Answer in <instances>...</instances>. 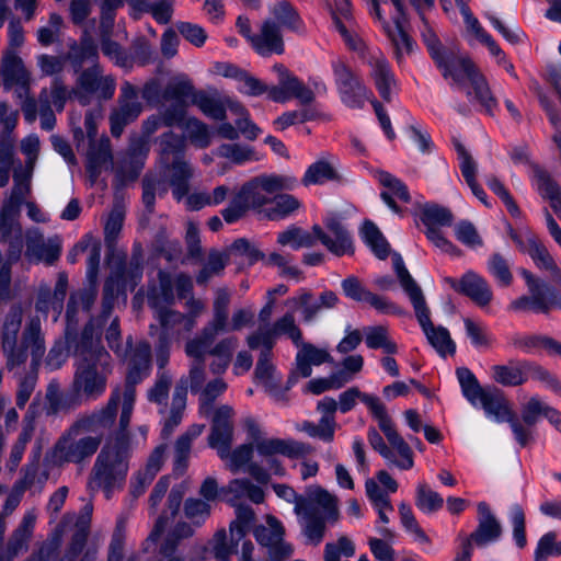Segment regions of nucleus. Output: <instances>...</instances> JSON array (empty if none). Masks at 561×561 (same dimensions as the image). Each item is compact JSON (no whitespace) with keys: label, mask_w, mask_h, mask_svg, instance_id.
<instances>
[{"label":"nucleus","mask_w":561,"mask_h":561,"mask_svg":"<svg viewBox=\"0 0 561 561\" xmlns=\"http://www.w3.org/2000/svg\"><path fill=\"white\" fill-rule=\"evenodd\" d=\"M117 400L115 392L101 409L78 415L54 443L47 460L56 467L87 466L101 448L105 433L114 425Z\"/></svg>","instance_id":"f257e3e1"},{"label":"nucleus","mask_w":561,"mask_h":561,"mask_svg":"<svg viewBox=\"0 0 561 561\" xmlns=\"http://www.w3.org/2000/svg\"><path fill=\"white\" fill-rule=\"evenodd\" d=\"M103 325L100 320L91 319L73 341H67L75 357L70 388L81 403L103 397L114 371V359L102 344Z\"/></svg>","instance_id":"f03ea898"},{"label":"nucleus","mask_w":561,"mask_h":561,"mask_svg":"<svg viewBox=\"0 0 561 561\" xmlns=\"http://www.w3.org/2000/svg\"><path fill=\"white\" fill-rule=\"evenodd\" d=\"M428 53L451 88L466 92L468 99L477 100L484 111L493 115L497 101L493 96L484 76L472 60L454 49H444L436 35L426 30L422 34Z\"/></svg>","instance_id":"7ed1b4c3"},{"label":"nucleus","mask_w":561,"mask_h":561,"mask_svg":"<svg viewBox=\"0 0 561 561\" xmlns=\"http://www.w3.org/2000/svg\"><path fill=\"white\" fill-rule=\"evenodd\" d=\"M128 427L122 425L119 415L118 430L101 446L91 469L88 488L101 490L107 500L126 483L133 453Z\"/></svg>","instance_id":"20e7f679"},{"label":"nucleus","mask_w":561,"mask_h":561,"mask_svg":"<svg viewBox=\"0 0 561 561\" xmlns=\"http://www.w3.org/2000/svg\"><path fill=\"white\" fill-rule=\"evenodd\" d=\"M23 310L20 305L13 306L5 317L2 332V352L9 370L24 364L27 352L32 357V366L37 367L45 355V335L38 316L30 318L22 332V343L18 345V333L21 328Z\"/></svg>","instance_id":"39448f33"},{"label":"nucleus","mask_w":561,"mask_h":561,"mask_svg":"<svg viewBox=\"0 0 561 561\" xmlns=\"http://www.w3.org/2000/svg\"><path fill=\"white\" fill-rule=\"evenodd\" d=\"M327 231L319 225L312 227V231L290 226L277 236V243L290 247L294 250L311 248L320 241L331 253L337 256L354 253L353 239L343 222L336 217L324 220Z\"/></svg>","instance_id":"423d86ee"},{"label":"nucleus","mask_w":561,"mask_h":561,"mask_svg":"<svg viewBox=\"0 0 561 561\" xmlns=\"http://www.w3.org/2000/svg\"><path fill=\"white\" fill-rule=\"evenodd\" d=\"M160 158L159 178L165 186H171L175 199L181 201L188 194L190 181L194 169L184 158L185 137L167 131L159 137Z\"/></svg>","instance_id":"0eeeda50"},{"label":"nucleus","mask_w":561,"mask_h":561,"mask_svg":"<svg viewBox=\"0 0 561 561\" xmlns=\"http://www.w3.org/2000/svg\"><path fill=\"white\" fill-rule=\"evenodd\" d=\"M393 267L402 289L408 295L413 306L417 322L430 344L443 357L446 355H454L456 352V344L451 340L449 331L444 327H434L432 323L431 311L426 305L423 291L409 273L400 255H397L393 259Z\"/></svg>","instance_id":"6e6552de"},{"label":"nucleus","mask_w":561,"mask_h":561,"mask_svg":"<svg viewBox=\"0 0 561 561\" xmlns=\"http://www.w3.org/2000/svg\"><path fill=\"white\" fill-rule=\"evenodd\" d=\"M130 353L127 359V374L125 385L123 387H115L110 396L115 392L118 396L116 401V410L118 404H122V425L130 424L131 414L136 401V385L140 383L151 373V346L148 342H138L135 347H129Z\"/></svg>","instance_id":"1a4fd4ad"},{"label":"nucleus","mask_w":561,"mask_h":561,"mask_svg":"<svg viewBox=\"0 0 561 561\" xmlns=\"http://www.w3.org/2000/svg\"><path fill=\"white\" fill-rule=\"evenodd\" d=\"M233 409L229 405H221L214 412L211 420V432L208 436L209 446L215 449L218 456L226 460L228 459V468L232 473H237L241 467L247 465L253 453V447L250 445H241L232 453L231 444L233 438V426L231 417Z\"/></svg>","instance_id":"9d476101"},{"label":"nucleus","mask_w":561,"mask_h":561,"mask_svg":"<svg viewBox=\"0 0 561 561\" xmlns=\"http://www.w3.org/2000/svg\"><path fill=\"white\" fill-rule=\"evenodd\" d=\"M456 376L463 397L472 407H481L486 417L493 419L497 423H503L511 416L513 410L500 389L495 387H481L477 377L467 367L457 368Z\"/></svg>","instance_id":"9b49d317"},{"label":"nucleus","mask_w":561,"mask_h":561,"mask_svg":"<svg viewBox=\"0 0 561 561\" xmlns=\"http://www.w3.org/2000/svg\"><path fill=\"white\" fill-rule=\"evenodd\" d=\"M370 14L380 23L391 41L396 57L400 60L413 49L412 38L404 32V3L402 0H370Z\"/></svg>","instance_id":"f8f14e48"},{"label":"nucleus","mask_w":561,"mask_h":561,"mask_svg":"<svg viewBox=\"0 0 561 561\" xmlns=\"http://www.w3.org/2000/svg\"><path fill=\"white\" fill-rule=\"evenodd\" d=\"M297 185V179L286 174H262L244 183L239 190L249 209L263 218V210L270 206L274 194L290 191Z\"/></svg>","instance_id":"ddd939ff"},{"label":"nucleus","mask_w":561,"mask_h":561,"mask_svg":"<svg viewBox=\"0 0 561 561\" xmlns=\"http://www.w3.org/2000/svg\"><path fill=\"white\" fill-rule=\"evenodd\" d=\"M519 273L530 295L513 300L510 305L512 310L548 313L553 308L561 309V295L553 287L535 277L528 270L522 268Z\"/></svg>","instance_id":"4468645a"},{"label":"nucleus","mask_w":561,"mask_h":561,"mask_svg":"<svg viewBox=\"0 0 561 561\" xmlns=\"http://www.w3.org/2000/svg\"><path fill=\"white\" fill-rule=\"evenodd\" d=\"M116 80L113 76H105L99 64L80 71L76 85L72 88L73 99L81 105H89L93 100L106 101L114 96Z\"/></svg>","instance_id":"2eb2a0df"},{"label":"nucleus","mask_w":561,"mask_h":561,"mask_svg":"<svg viewBox=\"0 0 561 561\" xmlns=\"http://www.w3.org/2000/svg\"><path fill=\"white\" fill-rule=\"evenodd\" d=\"M334 82L343 104L350 108H363L374 99L373 92L362 82L342 59L331 62Z\"/></svg>","instance_id":"dca6fc26"},{"label":"nucleus","mask_w":561,"mask_h":561,"mask_svg":"<svg viewBox=\"0 0 561 561\" xmlns=\"http://www.w3.org/2000/svg\"><path fill=\"white\" fill-rule=\"evenodd\" d=\"M236 27L244 38L251 44L252 48L261 56L266 57L273 54L284 53V41L279 27L271 19L265 20L259 34H252L250 20L240 15L237 19Z\"/></svg>","instance_id":"f3484780"},{"label":"nucleus","mask_w":561,"mask_h":561,"mask_svg":"<svg viewBox=\"0 0 561 561\" xmlns=\"http://www.w3.org/2000/svg\"><path fill=\"white\" fill-rule=\"evenodd\" d=\"M378 426L387 439L388 454L383 455V459L388 466L396 467L399 470H410L414 467V453L412 447L397 431L392 419L386 412L379 414Z\"/></svg>","instance_id":"a211bd4d"},{"label":"nucleus","mask_w":561,"mask_h":561,"mask_svg":"<svg viewBox=\"0 0 561 561\" xmlns=\"http://www.w3.org/2000/svg\"><path fill=\"white\" fill-rule=\"evenodd\" d=\"M142 276V265L141 259L138 255H133L128 266H123L115 274H112L104 284V297H103V310L99 318H93L94 320H100V322L104 323L107 321L116 293L121 289H126L129 287L131 290L135 288L137 283L141 279Z\"/></svg>","instance_id":"6ab92c4d"},{"label":"nucleus","mask_w":561,"mask_h":561,"mask_svg":"<svg viewBox=\"0 0 561 561\" xmlns=\"http://www.w3.org/2000/svg\"><path fill=\"white\" fill-rule=\"evenodd\" d=\"M282 334H287L295 345H299L302 340V332L290 312L278 318L273 325H260L257 331L248 335L247 344L251 350H257L261 346L274 347L277 337Z\"/></svg>","instance_id":"aec40b11"},{"label":"nucleus","mask_w":561,"mask_h":561,"mask_svg":"<svg viewBox=\"0 0 561 561\" xmlns=\"http://www.w3.org/2000/svg\"><path fill=\"white\" fill-rule=\"evenodd\" d=\"M273 69L277 73L278 83L270 87V100L277 103H285L291 99H297L302 104H309L313 101V91L299 80L298 77L293 75L285 66L276 64Z\"/></svg>","instance_id":"412c9836"},{"label":"nucleus","mask_w":561,"mask_h":561,"mask_svg":"<svg viewBox=\"0 0 561 561\" xmlns=\"http://www.w3.org/2000/svg\"><path fill=\"white\" fill-rule=\"evenodd\" d=\"M142 112V105L138 101V89L128 81L121 85L118 107L110 115L111 133L119 137L126 125L130 124Z\"/></svg>","instance_id":"4be33fe9"},{"label":"nucleus","mask_w":561,"mask_h":561,"mask_svg":"<svg viewBox=\"0 0 561 561\" xmlns=\"http://www.w3.org/2000/svg\"><path fill=\"white\" fill-rule=\"evenodd\" d=\"M285 528L283 524L274 516L266 518V525L255 528L254 536L256 541L268 548V561H285L294 552L290 543L284 541Z\"/></svg>","instance_id":"5701e85b"},{"label":"nucleus","mask_w":561,"mask_h":561,"mask_svg":"<svg viewBox=\"0 0 561 561\" xmlns=\"http://www.w3.org/2000/svg\"><path fill=\"white\" fill-rule=\"evenodd\" d=\"M363 59L369 67V77L374 81L379 95L383 101L390 102L397 81L388 59L378 48L368 49Z\"/></svg>","instance_id":"b1692460"},{"label":"nucleus","mask_w":561,"mask_h":561,"mask_svg":"<svg viewBox=\"0 0 561 561\" xmlns=\"http://www.w3.org/2000/svg\"><path fill=\"white\" fill-rule=\"evenodd\" d=\"M294 512L296 515H301L302 512L320 514L333 524L340 518L339 500L319 485L309 486L304 501L294 507Z\"/></svg>","instance_id":"393cba45"},{"label":"nucleus","mask_w":561,"mask_h":561,"mask_svg":"<svg viewBox=\"0 0 561 561\" xmlns=\"http://www.w3.org/2000/svg\"><path fill=\"white\" fill-rule=\"evenodd\" d=\"M68 289V276L59 273L54 289L46 283H41L35 300V309L37 312L47 316L53 312V321L57 322L64 310V302Z\"/></svg>","instance_id":"a878e982"},{"label":"nucleus","mask_w":561,"mask_h":561,"mask_svg":"<svg viewBox=\"0 0 561 561\" xmlns=\"http://www.w3.org/2000/svg\"><path fill=\"white\" fill-rule=\"evenodd\" d=\"M254 449L257 455L264 458H272L275 455H283L290 459H305L314 451V448L307 443L295 439L260 438L254 440Z\"/></svg>","instance_id":"bb28decb"},{"label":"nucleus","mask_w":561,"mask_h":561,"mask_svg":"<svg viewBox=\"0 0 561 561\" xmlns=\"http://www.w3.org/2000/svg\"><path fill=\"white\" fill-rule=\"evenodd\" d=\"M478 526L468 537L477 547H484L497 541L502 536V526L485 502L477 505Z\"/></svg>","instance_id":"cd10ccee"},{"label":"nucleus","mask_w":561,"mask_h":561,"mask_svg":"<svg viewBox=\"0 0 561 561\" xmlns=\"http://www.w3.org/2000/svg\"><path fill=\"white\" fill-rule=\"evenodd\" d=\"M375 178L380 185L383 186V191L380 193V197L383 203L396 214L401 215L402 209L397 204L396 199L404 204L411 202V195L408 186L397 176L392 175L387 171L379 170L375 173Z\"/></svg>","instance_id":"c85d7f7f"},{"label":"nucleus","mask_w":561,"mask_h":561,"mask_svg":"<svg viewBox=\"0 0 561 561\" xmlns=\"http://www.w3.org/2000/svg\"><path fill=\"white\" fill-rule=\"evenodd\" d=\"M92 513L93 505L88 503L82 507L80 514L76 517V530L71 536L65 553V558L68 561H75L81 553L85 552L87 548H89L91 543H95L94 541L88 542Z\"/></svg>","instance_id":"c756f323"},{"label":"nucleus","mask_w":561,"mask_h":561,"mask_svg":"<svg viewBox=\"0 0 561 561\" xmlns=\"http://www.w3.org/2000/svg\"><path fill=\"white\" fill-rule=\"evenodd\" d=\"M154 318L161 327L160 336L168 340H179L193 330V320L185 314L169 307L154 310Z\"/></svg>","instance_id":"7c9ffc66"},{"label":"nucleus","mask_w":561,"mask_h":561,"mask_svg":"<svg viewBox=\"0 0 561 561\" xmlns=\"http://www.w3.org/2000/svg\"><path fill=\"white\" fill-rule=\"evenodd\" d=\"M454 288L469 297L481 308L486 307L493 298L492 289L486 279L472 271L463 274L458 285H454Z\"/></svg>","instance_id":"2f4dec72"},{"label":"nucleus","mask_w":561,"mask_h":561,"mask_svg":"<svg viewBox=\"0 0 561 561\" xmlns=\"http://www.w3.org/2000/svg\"><path fill=\"white\" fill-rule=\"evenodd\" d=\"M455 150L457 152V158L459 162V169L461 174L470 187L472 194L486 207H490L491 204L488 201V195L482 186L477 181V172L478 165L471 154L467 151L465 146L458 141H454Z\"/></svg>","instance_id":"473e14b6"},{"label":"nucleus","mask_w":561,"mask_h":561,"mask_svg":"<svg viewBox=\"0 0 561 561\" xmlns=\"http://www.w3.org/2000/svg\"><path fill=\"white\" fill-rule=\"evenodd\" d=\"M299 347L296 354V371L302 378H308L312 374V366H320L324 363H331L333 360L327 348H320L311 343H304L300 341Z\"/></svg>","instance_id":"72a5a7b5"},{"label":"nucleus","mask_w":561,"mask_h":561,"mask_svg":"<svg viewBox=\"0 0 561 561\" xmlns=\"http://www.w3.org/2000/svg\"><path fill=\"white\" fill-rule=\"evenodd\" d=\"M36 520L37 511L35 508H30L23 514L21 522L13 530L8 542V551L10 554L18 556L20 552L28 549V543L33 537Z\"/></svg>","instance_id":"f704fd0d"},{"label":"nucleus","mask_w":561,"mask_h":561,"mask_svg":"<svg viewBox=\"0 0 561 561\" xmlns=\"http://www.w3.org/2000/svg\"><path fill=\"white\" fill-rule=\"evenodd\" d=\"M510 345L526 354L545 350L550 355H557L561 342L542 334L515 333L510 337Z\"/></svg>","instance_id":"c9c22d12"},{"label":"nucleus","mask_w":561,"mask_h":561,"mask_svg":"<svg viewBox=\"0 0 561 561\" xmlns=\"http://www.w3.org/2000/svg\"><path fill=\"white\" fill-rule=\"evenodd\" d=\"M357 400H360L369 409L376 421L379 420L380 413L387 412L385 404L377 396L362 392L357 387H352L340 394L337 402L340 411L347 413L355 407Z\"/></svg>","instance_id":"e433bc0d"},{"label":"nucleus","mask_w":561,"mask_h":561,"mask_svg":"<svg viewBox=\"0 0 561 561\" xmlns=\"http://www.w3.org/2000/svg\"><path fill=\"white\" fill-rule=\"evenodd\" d=\"M60 251L58 240L45 241L43 236H36L27 240L25 255L31 262H45L47 265H51L59 257Z\"/></svg>","instance_id":"4c0bfd02"},{"label":"nucleus","mask_w":561,"mask_h":561,"mask_svg":"<svg viewBox=\"0 0 561 561\" xmlns=\"http://www.w3.org/2000/svg\"><path fill=\"white\" fill-rule=\"evenodd\" d=\"M2 77L5 85H19L25 93L28 90V72L22 59L12 49L7 50L2 58Z\"/></svg>","instance_id":"58836bf2"},{"label":"nucleus","mask_w":561,"mask_h":561,"mask_svg":"<svg viewBox=\"0 0 561 561\" xmlns=\"http://www.w3.org/2000/svg\"><path fill=\"white\" fill-rule=\"evenodd\" d=\"M527 360H508L504 365H494L491 367L492 379L504 387L522 386L528 380L526 376Z\"/></svg>","instance_id":"ea45409f"},{"label":"nucleus","mask_w":561,"mask_h":561,"mask_svg":"<svg viewBox=\"0 0 561 561\" xmlns=\"http://www.w3.org/2000/svg\"><path fill=\"white\" fill-rule=\"evenodd\" d=\"M95 297L96 294L93 290H80L70 295L66 309L67 325L65 336L67 341H73V337L78 336L72 333L78 323L77 313L79 306H81L83 310L89 311L95 301Z\"/></svg>","instance_id":"a19ab883"},{"label":"nucleus","mask_w":561,"mask_h":561,"mask_svg":"<svg viewBox=\"0 0 561 561\" xmlns=\"http://www.w3.org/2000/svg\"><path fill=\"white\" fill-rule=\"evenodd\" d=\"M46 400L47 415H56L60 412H70L82 404L71 388L67 392H60L59 386L53 382L48 385Z\"/></svg>","instance_id":"79ce46f5"},{"label":"nucleus","mask_w":561,"mask_h":561,"mask_svg":"<svg viewBox=\"0 0 561 561\" xmlns=\"http://www.w3.org/2000/svg\"><path fill=\"white\" fill-rule=\"evenodd\" d=\"M270 12L273 16L271 20L274 21L279 28L284 27L297 33L304 31V22L299 13L288 1L275 3L270 9Z\"/></svg>","instance_id":"37998d69"},{"label":"nucleus","mask_w":561,"mask_h":561,"mask_svg":"<svg viewBox=\"0 0 561 561\" xmlns=\"http://www.w3.org/2000/svg\"><path fill=\"white\" fill-rule=\"evenodd\" d=\"M231 300V294L227 288H218L215 291L213 302V319L206 327L218 333L229 332L228 329V309Z\"/></svg>","instance_id":"c03bdc74"},{"label":"nucleus","mask_w":561,"mask_h":561,"mask_svg":"<svg viewBox=\"0 0 561 561\" xmlns=\"http://www.w3.org/2000/svg\"><path fill=\"white\" fill-rule=\"evenodd\" d=\"M72 64L76 72H78L85 61H91L93 65L98 64L99 48L92 37L85 35L81 38L80 44L73 43L67 55Z\"/></svg>","instance_id":"a18cd8bd"},{"label":"nucleus","mask_w":561,"mask_h":561,"mask_svg":"<svg viewBox=\"0 0 561 561\" xmlns=\"http://www.w3.org/2000/svg\"><path fill=\"white\" fill-rule=\"evenodd\" d=\"M299 516V524L308 543L318 546L324 538L329 518L320 514L302 512Z\"/></svg>","instance_id":"49530a36"},{"label":"nucleus","mask_w":561,"mask_h":561,"mask_svg":"<svg viewBox=\"0 0 561 561\" xmlns=\"http://www.w3.org/2000/svg\"><path fill=\"white\" fill-rule=\"evenodd\" d=\"M300 207V202L290 194H274L272 202L265 210L263 218L268 220H282L290 216Z\"/></svg>","instance_id":"de8ad7c7"},{"label":"nucleus","mask_w":561,"mask_h":561,"mask_svg":"<svg viewBox=\"0 0 561 561\" xmlns=\"http://www.w3.org/2000/svg\"><path fill=\"white\" fill-rule=\"evenodd\" d=\"M531 243L533 248L529 249L528 255L536 267L549 273L553 282L561 283V270L546 245L541 241L539 243L531 241Z\"/></svg>","instance_id":"09e8293b"},{"label":"nucleus","mask_w":561,"mask_h":561,"mask_svg":"<svg viewBox=\"0 0 561 561\" xmlns=\"http://www.w3.org/2000/svg\"><path fill=\"white\" fill-rule=\"evenodd\" d=\"M148 305L154 311L174 302L173 283L169 274L159 272V286L148 291Z\"/></svg>","instance_id":"8fccbe9b"},{"label":"nucleus","mask_w":561,"mask_h":561,"mask_svg":"<svg viewBox=\"0 0 561 561\" xmlns=\"http://www.w3.org/2000/svg\"><path fill=\"white\" fill-rule=\"evenodd\" d=\"M149 139L141 136L140 138L134 139L129 146L128 150V159L130 162L136 160L133 165V170L130 173L126 174L123 168H117V174L119 175L122 181H134L140 173V170L144 165V160L149 152Z\"/></svg>","instance_id":"3c124183"},{"label":"nucleus","mask_w":561,"mask_h":561,"mask_svg":"<svg viewBox=\"0 0 561 561\" xmlns=\"http://www.w3.org/2000/svg\"><path fill=\"white\" fill-rule=\"evenodd\" d=\"M360 236L365 244L380 260L387 259L390 245L378 227L370 220L364 221Z\"/></svg>","instance_id":"603ef678"},{"label":"nucleus","mask_w":561,"mask_h":561,"mask_svg":"<svg viewBox=\"0 0 561 561\" xmlns=\"http://www.w3.org/2000/svg\"><path fill=\"white\" fill-rule=\"evenodd\" d=\"M186 387L176 386L172 398L170 415L164 421V425L161 431L163 438H168L173 433L174 428L181 423L186 405Z\"/></svg>","instance_id":"864d4df0"},{"label":"nucleus","mask_w":561,"mask_h":561,"mask_svg":"<svg viewBox=\"0 0 561 561\" xmlns=\"http://www.w3.org/2000/svg\"><path fill=\"white\" fill-rule=\"evenodd\" d=\"M218 332L208 327H204L198 335L187 341L185 353L194 360H205L206 354H209L211 345Z\"/></svg>","instance_id":"5fc2aeb1"},{"label":"nucleus","mask_w":561,"mask_h":561,"mask_svg":"<svg viewBox=\"0 0 561 561\" xmlns=\"http://www.w3.org/2000/svg\"><path fill=\"white\" fill-rule=\"evenodd\" d=\"M133 7L141 12H149L159 24H168L173 14V0H131Z\"/></svg>","instance_id":"6e6d98bb"},{"label":"nucleus","mask_w":561,"mask_h":561,"mask_svg":"<svg viewBox=\"0 0 561 561\" xmlns=\"http://www.w3.org/2000/svg\"><path fill=\"white\" fill-rule=\"evenodd\" d=\"M365 343L368 348H381L387 354H396L398 351L396 342L390 336L387 327L374 325L364 329Z\"/></svg>","instance_id":"4d7b16f0"},{"label":"nucleus","mask_w":561,"mask_h":561,"mask_svg":"<svg viewBox=\"0 0 561 561\" xmlns=\"http://www.w3.org/2000/svg\"><path fill=\"white\" fill-rule=\"evenodd\" d=\"M196 94L192 82L184 78H175L171 80L162 92L164 101L173 103L187 104L190 99L193 103V95Z\"/></svg>","instance_id":"13d9d810"},{"label":"nucleus","mask_w":561,"mask_h":561,"mask_svg":"<svg viewBox=\"0 0 561 561\" xmlns=\"http://www.w3.org/2000/svg\"><path fill=\"white\" fill-rule=\"evenodd\" d=\"M87 170L92 176H98L101 168L112 162L110 140L103 139L99 144L90 146L88 151Z\"/></svg>","instance_id":"bf43d9fd"},{"label":"nucleus","mask_w":561,"mask_h":561,"mask_svg":"<svg viewBox=\"0 0 561 561\" xmlns=\"http://www.w3.org/2000/svg\"><path fill=\"white\" fill-rule=\"evenodd\" d=\"M225 490L238 500L249 499L255 504L264 501L263 490L245 478L231 480Z\"/></svg>","instance_id":"052dcab7"},{"label":"nucleus","mask_w":561,"mask_h":561,"mask_svg":"<svg viewBox=\"0 0 561 561\" xmlns=\"http://www.w3.org/2000/svg\"><path fill=\"white\" fill-rule=\"evenodd\" d=\"M421 220L426 229L449 227L454 221L451 211L436 204H426L422 208Z\"/></svg>","instance_id":"680f3d73"},{"label":"nucleus","mask_w":561,"mask_h":561,"mask_svg":"<svg viewBox=\"0 0 561 561\" xmlns=\"http://www.w3.org/2000/svg\"><path fill=\"white\" fill-rule=\"evenodd\" d=\"M415 505L423 513L431 514L443 507L444 499L425 482H420L416 486Z\"/></svg>","instance_id":"e2e57ef3"},{"label":"nucleus","mask_w":561,"mask_h":561,"mask_svg":"<svg viewBox=\"0 0 561 561\" xmlns=\"http://www.w3.org/2000/svg\"><path fill=\"white\" fill-rule=\"evenodd\" d=\"M335 179L336 171L332 164L327 161L319 160L309 165V168L306 170L302 178V184L306 186L320 185Z\"/></svg>","instance_id":"0e129e2a"},{"label":"nucleus","mask_w":561,"mask_h":561,"mask_svg":"<svg viewBox=\"0 0 561 561\" xmlns=\"http://www.w3.org/2000/svg\"><path fill=\"white\" fill-rule=\"evenodd\" d=\"M228 263V255L217 250H211L203 268L196 276L199 285L206 284L213 276L219 275Z\"/></svg>","instance_id":"69168bd1"},{"label":"nucleus","mask_w":561,"mask_h":561,"mask_svg":"<svg viewBox=\"0 0 561 561\" xmlns=\"http://www.w3.org/2000/svg\"><path fill=\"white\" fill-rule=\"evenodd\" d=\"M533 182L539 194L552 203L561 194V187L545 169L536 167L533 173Z\"/></svg>","instance_id":"338daca9"},{"label":"nucleus","mask_w":561,"mask_h":561,"mask_svg":"<svg viewBox=\"0 0 561 561\" xmlns=\"http://www.w3.org/2000/svg\"><path fill=\"white\" fill-rule=\"evenodd\" d=\"M558 535L550 530L543 534L537 541L534 552V561H547L550 557L561 556V540L557 541Z\"/></svg>","instance_id":"774afa93"}]
</instances>
